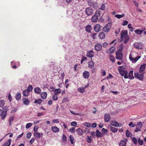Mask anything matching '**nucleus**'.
<instances>
[{
    "mask_svg": "<svg viewBox=\"0 0 146 146\" xmlns=\"http://www.w3.org/2000/svg\"><path fill=\"white\" fill-rule=\"evenodd\" d=\"M120 74L122 76H124V78H127V72L126 70H125L123 66H120L118 68Z\"/></svg>",
    "mask_w": 146,
    "mask_h": 146,
    "instance_id": "f257e3e1",
    "label": "nucleus"
},
{
    "mask_svg": "<svg viewBox=\"0 0 146 146\" xmlns=\"http://www.w3.org/2000/svg\"><path fill=\"white\" fill-rule=\"evenodd\" d=\"M2 110L0 109V115H1V118L3 119L5 117L7 113L8 110V107H3Z\"/></svg>",
    "mask_w": 146,
    "mask_h": 146,
    "instance_id": "f03ea898",
    "label": "nucleus"
},
{
    "mask_svg": "<svg viewBox=\"0 0 146 146\" xmlns=\"http://www.w3.org/2000/svg\"><path fill=\"white\" fill-rule=\"evenodd\" d=\"M85 11V14L88 16L92 15L94 13V10L91 7H88L86 8Z\"/></svg>",
    "mask_w": 146,
    "mask_h": 146,
    "instance_id": "7ed1b4c3",
    "label": "nucleus"
},
{
    "mask_svg": "<svg viewBox=\"0 0 146 146\" xmlns=\"http://www.w3.org/2000/svg\"><path fill=\"white\" fill-rule=\"evenodd\" d=\"M115 54H116V58L117 59L120 60L122 59L123 55L122 51H117Z\"/></svg>",
    "mask_w": 146,
    "mask_h": 146,
    "instance_id": "20e7f679",
    "label": "nucleus"
},
{
    "mask_svg": "<svg viewBox=\"0 0 146 146\" xmlns=\"http://www.w3.org/2000/svg\"><path fill=\"white\" fill-rule=\"evenodd\" d=\"M111 26V23H108L103 28V31L105 32H108L110 31Z\"/></svg>",
    "mask_w": 146,
    "mask_h": 146,
    "instance_id": "39448f33",
    "label": "nucleus"
},
{
    "mask_svg": "<svg viewBox=\"0 0 146 146\" xmlns=\"http://www.w3.org/2000/svg\"><path fill=\"white\" fill-rule=\"evenodd\" d=\"M144 73H142L139 74L138 72H134V75L135 77L140 80H142L143 77Z\"/></svg>",
    "mask_w": 146,
    "mask_h": 146,
    "instance_id": "423d86ee",
    "label": "nucleus"
},
{
    "mask_svg": "<svg viewBox=\"0 0 146 146\" xmlns=\"http://www.w3.org/2000/svg\"><path fill=\"white\" fill-rule=\"evenodd\" d=\"M129 58L131 61L135 63L140 58V56H137L136 58H133L132 57L131 54H130L129 55Z\"/></svg>",
    "mask_w": 146,
    "mask_h": 146,
    "instance_id": "0eeeda50",
    "label": "nucleus"
},
{
    "mask_svg": "<svg viewBox=\"0 0 146 146\" xmlns=\"http://www.w3.org/2000/svg\"><path fill=\"white\" fill-rule=\"evenodd\" d=\"M94 47L95 50L97 51H98L101 50L102 48V46L100 43H97L95 45Z\"/></svg>",
    "mask_w": 146,
    "mask_h": 146,
    "instance_id": "6e6552de",
    "label": "nucleus"
},
{
    "mask_svg": "<svg viewBox=\"0 0 146 146\" xmlns=\"http://www.w3.org/2000/svg\"><path fill=\"white\" fill-rule=\"evenodd\" d=\"M101 27L99 24L95 25L94 27V29L96 32H99L101 30Z\"/></svg>",
    "mask_w": 146,
    "mask_h": 146,
    "instance_id": "1a4fd4ad",
    "label": "nucleus"
},
{
    "mask_svg": "<svg viewBox=\"0 0 146 146\" xmlns=\"http://www.w3.org/2000/svg\"><path fill=\"white\" fill-rule=\"evenodd\" d=\"M127 35V30L122 31L121 34V39L123 40L124 37Z\"/></svg>",
    "mask_w": 146,
    "mask_h": 146,
    "instance_id": "9d476101",
    "label": "nucleus"
},
{
    "mask_svg": "<svg viewBox=\"0 0 146 146\" xmlns=\"http://www.w3.org/2000/svg\"><path fill=\"white\" fill-rule=\"evenodd\" d=\"M104 119L105 121L107 122L110 121V116L108 113H105L104 115Z\"/></svg>",
    "mask_w": 146,
    "mask_h": 146,
    "instance_id": "9b49d317",
    "label": "nucleus"
},
{
    "mask_svg": "<svg viewBox=\"0 0 146 146\" xmlns=\"http://www.w3.org/2000/svg\"><path fill=\"white\" fill-rule=\"evenodd\" d=\"M94 52L93 50H90L88 51L86 56L89 57L91 58L92 59V58L94 56Z\"/></svg>",
    "mask_w": 146,
    "mask_h": 146,
    "instance_id": "f8f14e48",
    "label": "nucleus"
},
{
    "mask_svg": "<svg viewBox=\"0 0 146 146\" xmlns=\"http://www.w3.org/2000/svg\"><path fill=\"white\" fill-rule=\"evenodd\" d=\"M43 134L42 133H40L38 131L35 132L34 133V136L37 139H39L41 136Z\"/></svg>",
    "mask_w": 146,
    "mask_h": 146,
    "instance_id": "ddd939ff",
    "label": "nucleus"
},
{
    "mask_svg": "<svg viewBox=\"0 0 146 146\" xmlns=\"http://www.w3.org/2000/svg\"><path fill=\"white\" fill-rule=\"evenodd\" d=\"M98 18L96 15H93L91 19V21L92 23H96L98 21Z\"/></svg>",
    "mask_w": 146,
    "mask_h": 146,
    "instance_id": "4468645a",
    "label": "nucleus"
},
{
    "mask_svg": "<svg viewBox=\"0 0 146 146\" xmlns=\"http://www.w3.org/2000/svg\"><path fill=\"white\" fill-rule=\"evenodd\" d=\"M85 29L87 32L90 33L92 29V27L91 25H87L85 27Z\"/></svg>",
    "mask_w": 146,
    "mask_h": 146,
    "instance_id": "2eb2a0df",
    "label": "nucleus"
},
{
    "mask_svg": "<svg viewBox=\"0 0 146 146\" xmlns=\"http://www.w3.org/2000/svg\"><path fill=\"white\" fill-rule=\"evenodd\" d=\"M90 76V73L87 71H85L83 73V77L86 79L88 78Z\"/></svg>",
    "mask_w": 146,
    "mask_h": 146,
    "instance_id": "dca6fc26",
    "label": "nucleus"
},
{
    "mask_svg": "<svg viewBox=\"0 0 146 146\" xmlns=\"http://www.w3.org/2000/svg\"><path fill=\"white\" fill-rule=\"evenodd\" d=\"M115 51V48L114 47L112 46L107 50V53L108 54H111L114 52Z\"/></svg>",
    "mask_w": 146,
    "mask_h": 146,
    "instance_id": "f3484780",
    "label": "nucleus"
},
{
    "mask_svg": "<svg viewBox=\"0 0 146 146\" xmlns=\"http://www.w3.org/2000/svg\"><path fill=\"white\" fill-rule=\"evenodd\" d=\"M96 136L98 138L101 137L103 136L102 134L98 129L96 131Z\"/></svg>",
    "mask_w": 146,
    "mask_h": 146,
    "instance_id": "a211bd4d",
    "label": "nucleus"
},
{
    "mask_svg": "<svg viewBox=\"0 0 146 146\" xmlns=\"http://www.w3.org/2000/svg\"><path fill=\"white\" fill-rule=\"evenodd\" d=\"M145 64H144L141 65L140 66V69L139 70V72L140 73H141L143 71H144L145 70Z\"/></svg>",
    "mask_w": 146,
    "mask_h": 146,
    "instance_id": "6ab92c4d",
    "label": "nucleus"
},
{
    "mask_svg": "<svg viewBox=\"0 0 146 146\" xmlns=\"http://www.w3.org/2000/svg\"><path fill=\"white\" fill-rule=\"evenodd\" d=\"M94 66V62L92 60V59H91V61L88 62V66L89 68H92Z\"/></svg>",
    "mask_w": 146,
    "mask_h": 146,
    "instance_id": "aec40b11",
    "label": "nucleus"
},
{
    "mask_svg": "<svg viewBox=\"0 0 146 146\" xmlns=\"http://www.w3.org/2000/svg\"><path fill=\"white\" fill-rule=\"evenodd\" d=\"M52 130L54 132L56 133L59 131V129L56 126H52L51 128Z\"/></svg>",
    "mask_w": 146,
    "mask_h": 146,
    "instance_id": "412c9836",
    "label": "nucleus"
},
{
    "mask_svg": "<svg viewBox=\"0 0 146 146\" xmlns=\"http://www.w3.org/2000/svg\"><path fill=\"white\" fill-rule=\"evenodd\" d=\"M134 47L138 49H141V43H135L134 44Z\"/></svg>",
    "mask_w": 146,
    "mask_h": 146,
    "instance_id": "4be33fe9",
    "label": "nucleus"
},
{
    "mask_svg": "<svg viewBox=\"0 0 146 146\" xmlns=\"http://www.w3.org/2000/svg\"><path fill=\"white\" fill-rule=\"evenodd\" d=\"M99 37L101 39H104L105 38V34L103 32H100L99 34Z\"/></svg>",
    "mask_w": 146,
    "mask_h": 146,
    "instance_id": "5701e85b",
    "label": "nucleus"
},
{
    "mask_svg": "<svg viewBox=\"0 0 146 146\" xmlns=\"http://www.w3.org/2000/svg\"><path fill=\"white\" fill-rule=\"evenodd\" d=\"M145 29H144L143 30H141V29H138L135 30L134 32L135 33L137 34V35H141L142 32L145 30Z\"/></svg>",
    "mask_w": 146,
    "mask_h": 146,
    "instance_id": "b1692460",
    "label": "nucleus"
},
{
    "mask_svg": "<svg viewBox=\"0 0 146 146\" xmlns=\"http://www.w3.org/2000/svg\"><path fill=\"white\" fill-rule=\"evenodd\" d=\"M47 95V93L46 92H42L40 94L41 98L43 100L46 98Z\"/></svg>",
    "mask_w": 146,
    "mask_h": 146,
    "instance_id": "393cba45",
    "label": "nucleus"
},
{
    "mask_svg": "<svg viewBox=\"0 0 146 146\" xmlns=\"http://www.w3.org/2000/svg\"><path fill=\"white\" fill-rule=\"evenodd\" d=\"M76 131L79 135H82L83 133V131L82 129L78 128L76 130Z\"/></svg>",
    "mask_w": 146,
    "mask_h": 146,
    "instance_id": "a878e982",
    "label": "nucleus"
},
{
    "mask_svg": "<svg viewBox=\"0 0 146 146\" xmlns=\"http://www.w3.org/2000/svg\"><path fill=\"white\" fill-rule=\"evenodd\" d=\"M11 139H8L7 141L4 143L2 146H8L10 144L9 146L11 145Z\"/></svg>",
    "mask_w": 146,
    "mask_h": 146,
    "instance_id": "bb28decb",
    "label": "nucleus"
},
{
    "mask_svg": "<svg viewBox=\"0 0 146 146\" xmlns=\"http://www.w3.org/2000/svg\"><path fill=\"white\" fill-rule=\"evenodd\" d=\"M133 71H131L129 72L128 74V77L129 79L131 80L134 78V77L133 76Z\"/></svg>",
    "mask_w": 146,
    "mask_h": 146,
    "instance_id": "cd10ccee",
    "label": "nucleus"
},
{
    "mask_svg": "<svg viewBox=\"0 0 146 146\" xmlns=\"http://www.w3.org/2000/svg\"><path fill=\"white\" fill-rule=\"evenodd\" d=\"M22 101L23 102L24 104L26 105H28L29 103V101L25 98H23V99Z\"/></svg>",
    "mask_w": 146,
    "mask_h": 146,
    "instance_id": "c85d7f7f",
    "label": "nucleus"
},
{
    "mask_svg": "<svg viewBox=\"0 0 146 146\" xmlns=\"http://www.w3.org/2000/svg\"><path fill=\"white\" fill-rule=\"evenodd\" d=\"M34 91L35 93L39 94L41 92V90L39 87H36L35 88Z\"/></svg>",
    "mask_w": 146,
    "mask_h": 146,
    "instance_id": "c756f323",
    "label": "nucleus"
},
{
    "mask_svg": "<svg viewBox=\"0 0 146 146\" xmlns=\"http://www.w3.org/2000/svg\"><path fill=\"white\" fill-rule=\"evenodd\" d=\"M129 39V36L128 35H127L124 38V42L125 43H126L128 41Z\"/></svg>",
    "mask_w": 146,
    "mask_h": 146,
    "instance_id": "7c9ffc66",
    "label": "nucleus"
},
{
    "mask_svg": "<svg viewBox=\"0 0 146 146\" xmlns=\"http://www.w3.org/2000/svg\"><path fill=\"white\" fill-rule=\"evenodd\" d=\"M110 59L114 63L115 62L114 57L112 54H110Z\"/></svg>",
    "mask_w": 146,
    "mask_h": 146,
    "instance_id": "2f4dec72",
    "label": "nucleus"
},
{
    "mask_svg": "<svg viewBox=\"0 0 146 146\" xmlns=\"http://www.w3.org/2000/svg\"><path fill=\"white\" fill-rule=\"evenodd\" d=\"M110 130L113 133H115L117 131L118 129L115 127H110Z\"/></svg>",
    "mask_w": 146,
    "mask_h": 146,
    "instance_id": "473e14b6",
    "label": "nucleus"
},
{
    "mask_svg": "<svg viewBox=\"0 0 146 146\" xmlns=\"http://www.w3.org/2000/svg\"><path fill=\"white\" fill-rule=\"evenodd\" d=\"M126 142L124 140L121 141L119 143V146H125Z\"/></svg>",
    "mask_w": 146,
    "mask_h": 146,
    "instance_id": "72a5a7b5",
    "label": "nucleus"
},
{
    "mask_svg": "<svg viewBox=\"0 0 146 146\" xmlns=\"http://www.w3.org/2000/svg\"><path fill=\"white\" fill-rule=\"evenodd\" d=\"M125 15L124 14H122L121 15L117 14L115 15V17L118 19H119L125 16Z\"/></svg>",
    "mask_w": 146,
    "mask_h": 146,
    "instance_id": "f704fd0d",
    "label": "nucleus"
},
{
    "mask_svg": "<svg viewBox=\"0 0 146 146\" xmlns=\"http://www.w3.org/2000/svg\"><path fill=\"white\" fill-rule=\"evenodd\" d=\"M111 124L115 127H118V122L115 121H113L111 122Z\"/></svg>",
    "mask_w": 146,
    "mask_h": 146,
    "instance_id": "c9c22d12",
    "label": "nucleus"
},
{
    "mask_svg": "<svg viewBox=\"0 0 146 146\" xmlns=\"http://www.w3.org/2000/svg\"><path fill=\"white\" fill-rule=\"evenodd\" d=\"M42 100L40 99H39L37 100H35L34 103H35L40 104L42 102Z\"/></svg>",
    "mask_w": 146,
    "mask_h": 146,
    "instance_id": "e433bc0d",
    "label": "nucleus"
},
{
    "mask_svg": "<svg viewBox=\"0 0 146 146\" xmlns=\"http://www.w3.org/2000/svg\"><path fill=\"white\" fill-rule=\"evenodd\" d=\"M86 141L88 143H91L92 141V139L91 136H87V138L86 139Z\"/></svg>",
    "mask_w": 146,
    "mask_h": 146,
    "instance_id": "4c0bfd02",
    "label": "nucleus"
},
{
    "mask_svg": "<svg viewBox=\"0 0 146 146\" xmlns=\"http://www.w3.org/2000/svg\"><path fill=\"white\" fill-rule=\"evenodd\" d=\"M71 144H73L74 143V138L71 135L69 136Z\"/></svg>",
    "mask_w": 146,
    "mask_h": 146,
    "instance_id": "58836bf2",
    "label": "nucleus"
},
{
    "mask_svg": "<svg viewBox=\"0 0 146 146\" xmlns=\"http://www.w3.org/2000/svg\"><path fill=\"white\" fill-rule=\"evenodd\" d=\"M100 10H97L95 12L94 15H96V16H97L98 17H98H99L100 15Z\"/></svg>",
    "mask_w": 146,
    "mask_h": 146,
    "instance_id": "ea45409f",
    "label": "nucleus"
},
{
    "mask_svg": "<svg viewBox=\"0 0 146 146\" xmlns=\"http://www.w3.org/2000/svg\"><path fill=\"white\" fill-rule=\"evenodd\" d=\"M21 95L20 93H18L15 96V98L17 100H19L21 98Z\"/></svg>",
    "mask_w": 146,
    "mask_h": 146,
    "instance_id": "a19ab883",
    "label": "nucleus"
},
{
    "mask_svg": "<svg viewBox=\"0 0 146 146\" xmlns=\"http://www.w3.org/2000/svg\"><path fill=\"white\" fill-rule=\"evenodd\" d=\"M55 94L58 95L60 94L61 92V91L60 89H55L54 90Z\"/></svg>",
    "mask_w": 146,
    "mask_h": 146,
    "instance_id": "79ce46f5",
    "label": "nucleus"
},
{
    "mask_svg": "<svg viewBox=\"0 0 146 146\" xmlns=\"http://www.w3.org/2000/svg\"><path fill=\"white\" fill-rule=\"evenodd\" d=\"M83 124L88 127H90L91 126V124L88 122L84 123Z\"/></svg>",
    "mask_w": 146,
    "mask_h": 146,
    "instance_id": "37998d69",
    "label": "nucleus"
},
{
    "mask_svg": "<svg viewBox=\"0 0 146 146\" xmlns=\"http://www.w3.org/2000/svg\"><path fill=\"white\" fill-rule=\"evenodd\" d=\"M27 90H24L23 91V95L25 96H27L29 94Z\"/></svg>",
    "mask_w": 146,
    "mask_h": 146,
    "instance_id": "c03bdc74",
    "label": "nucleus"
},
{
    "mask_svg": "<svg viewBox=\"0 0 146 146\" xmlns=\"http://www.w3.org/2000/svg\"><path fill=\"white\" fill-rule=\"evenodd\" d=\"M33 89V87L32 85H29V86L27 88V90L28 92H31L32 91Z\"/></svg>",
    "mask_w": 146,
    "mask_h": 146,
    "instance_id": "a18cd8bd",
    "label": "nucleus"
},
{
    "mask_svg": "<svg viewBox=\"0 0 146 146\" xmlns=\"http://www.w3.org/2000/svg\"><path fill=\"white\" fill-rule=\"evenodd\" d=\"M79 92L82 93H83L84 92V88H79L78 89Z\"/></svg>",
    "mask_w": 146,
    "mask_h": 146,
    "instance_id": "49530a36",
    "label": "nucleus"
},
{
    "mask_svg": "<svg viewBox=\"0 0 146 146\" xmlns=\"http://www.w3.org/2000/svg\"><path fill=\"white\" fill-rule=\"evenodd\" d=\"M32 125L33 124L30 123H27L26 125V128L27 129L29 128L32 126Z\"/></svg>",
    "mask_w": 146,
    "mask_h": 146,
    "instance_id": "de8ad7c7",
    "label": "nucleus"
},
{
    "mask_svg": "<svg viewBox=\"0 0 146 146\" xmlns=\"http://www.w3.org/2000/svg\"><path fill=\"white\" fill-rule=\"evenodd\" d=\"M5 104V101L3 100H0V107H2Z\"/></svg>",
    "mask_w": 146,
    "mask_h": 146,
    "instance_id": "09e8293b",
    "label": "nucleus"
},
{
    "mask_svg": "<svg viewBox=\"0 0 146 146\" xmlns=\"http://www.w3.org/2000/svg\"><path fill=\"white\" fill-rule=\"evenodd\" d=\"M102 133L104 134H107L108 132V130L104 128H103L102 129Z\"/></svg>",
    "mask_w": 146,
    "mask_h": 146,
    "instance_id": "8fccbe9b",
    "label": "nucleus"
},
{
    "mask_svg": "<svg viewBox=\"0 0 146 146\" xmlns=\"http://www.w3.org/2000/svg\"><path fill=\"white\" fill-rule=\"evenodd\" d=\"M132 140L135 144L136 145L137 144V139L136 138L134 137H133L132 138Z\"/></svg>",
    "mask_w": 146,
    "mask_h": 146,
    "instance_id": "3c124183",
    "label": "nucleus"
},
{
    "mask_svg": "<svg viewBox=\"0 0 146 146\" xmlns=\"http://www.w3.org/2000/svg\"><path fill=\"white\" fill-rule=\"evenodd\" d=\"M124 48V46L123 45L122 43L119 46V49H118L117 51H122V50Z\"/></svg>",
    "mask_w": 146,
    "mask_h": 146,
    "instance_id": "603ef678",
    "label": "nucleus"
},
{
    "mask_svg": "<svg viewBox=\"0 0 146 146\" xmlns=\"http://www.w3.org/2000/svg\"><path fill=\"white\" fill-rule=\"evenodd\" d=\"M138 142L139 144L140 145H142L143 143V140H141L140 138H139L138 139Z\"/></svg>",
    "mask_w": 146,
    "mask_h": 146,
    "instance_id": "864d4df0",
    "label": "nucleus"
},
{
    "mask_svg": "<svg viewBox=\"0 0 146 146\" xmlns=\"http://www.w3.org/2000/svg\"><path fill=\"white\" fill-rule=\"evenodd\" d=\"M97 34V33H91V35L93 38V39H94L96 38V35Z\"/></svg>",
    "mask_w": 146,
    "mask_h": 146,
    "instance_id": "5fc2aeb1",
    "label": "nucleus"
},
{
    "mask_svg": "<svg viewBox=\"0 0 146 146\" xmlns=\"http://www.w3.org/2000/svg\"><path fill=\"white\" fill-rule=\"evenodd\" d=\"M14 119V117L13 116H11L9 119V124L10 125H11V123L12 121Z\"/></svg>",
    "mask_w": 146,
    "mask_h": 146,
    "instance_id": "6e6d98bb",
    "label": "nucleus"
},
{
    "mask_svg": "<svg viewBox=\"0 0 146 146\" xmlns=\"http://www.w3.org/2000/svg\"><path fill=\"white\" fill-rule=\"evenodd\" d=\"M130 132L128 130L126 131L125 134L127 137H129L130 136Z\"/></svg>",
    "mask_w": 146,
    "mask_h": 146,
    "instance_id": "4d7b16f0",
    "label": "nucleus"
},
{
    "mask_svg": "<svg viewBox=\"0 0 146 146\" xmlns=\"http://www.w3.org/2000/svg\"><path fill=\"white\" fill-rule=\"evenodd\" d=\"M32 135L31 133L29 132L26 135V137L27 139H29L30 138Z\"/></svg>",
    "mask_w": 146,
    "mask_h": 146,
    "instance_id": "13d9d810",
    "label": "nucleus"
},
{
    "mask_svg": "<svg viewBox=\"0 0 146 146\" xmlns=\"http://www.w3.org/2000/svg\"><path fill=\"white\" fill-rule=\"evenodd\" d=\"M137 127L141 128L142 127V124L141 122H138L137 124Z\"/></svg>",
    "mask_w": 146,
    "mask_h": 146,
    "instance_id": "bf43d9fd",
    "label": "nucleus"
},
{
    "mask_svg": "<svg viewBox=\"0 0 146 146\" xmlns=\"http://www.w3.org/2000/svg\"><path fill=\"white\" fill-rule=\"evenodd\" d=\"M141 130V128L139 127H138L137 126L136 128L134 130V131L135 132H137L139 131H140Z\"/></svg>",
    "mask_w": 146,
    "mask_h": 146,
    "instance_id": "052dcab7",
    "label": "nucleus"
},
{
    "mask_svg": "<svg viewBox=\"0 0 146 146\" xmlns=\"http://www.w3.org/2000/svg\"><path fill=\"white\" fill-rule=\"evenodd\" d=\"M69 131L72 133H74L75 132V129L74 127H73L72 128H70L69 130Z\"/></svg>",
    "mask_w": 146,
    "mask_h": 146,
    "instance_id": "680f3d73",
    "label": "nucleus"
},
{
    "mask_svg": "<svg viewBox=\"0 0 146 146\" xmlns=\"http://www.w3.org/2000/svg\"><path fill=\"white\" fill-rule=\"evenodd\" d=\"M35 140V139L34 138H32L29 141L30 143L31 144L33 143Z\"/></svg>",
    "mask_w": 146,
    "mask_h": 146,
    "instance_id": "e2e57ef3",
    "label": "nucleus"
},
{
    "mask_svg": "<svg viewBox=\"0 0 146 146\" xmlns=\"http://www.w3.org/2000/svg\"><path fill=\"white\" fill-rule=\"evenodd\" d=\"M59 121V120L57 119H53L52 121V122L53 123H58Z\"/></svg>",
    "mask_w": 146,
    "mask_h": 146,
    "instance_id": "0e129e2a",
    "label": "nucleus"
},
{
    "mask_svg": "<svg viewBox=\"0 0 146 146\" xmlns=\"http://www.w3.org/2000/svg\"><path fill=\"white\" fill-rule=\"evenodd\" d=\"M100 9L102 10H104L105 9V4H103L101 7Z\"/></svg>",
    "mask_w": 146,
    "mask_h": 146,
    "instance_id": "69168bd1",
    "label": "nucleus"
},
{
    "mask_svg": "<svg viewBox=\"0 0 146 146\" xmlns=\"http://www.w3.org/2000/svg\"><path fill=\"white\" fill-rule=\"evenodd\" d=\"M62 139L64 141H66L67 140V138L66 136L63 134L62 137Z\"/></svg>",
    "mask_w": 146,
    "mask_h": 146,
    "instance_id": "338daca9",
    "label": "nucleus"
},
{
    "mask_svg": "<svg viewBox=\"0 0 146 146\" xmlns=\"http://www.w3.org/2000/svg\"><path fill=\"white\" fill-rule=\"evenodd\" d=\"M133 2L134 4L136 6L138 7V3L136 1H133Z\"/></svg>",
    "mask_w": 146,
    "mask_h": 146,
    "instance_id": "774afa93",
    "label": "nucleus"
}]
</instances>
